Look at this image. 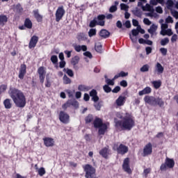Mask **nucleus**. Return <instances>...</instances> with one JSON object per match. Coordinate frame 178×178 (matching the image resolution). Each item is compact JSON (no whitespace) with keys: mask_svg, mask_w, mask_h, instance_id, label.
Listing matches in <instances>:
<instances>
[{"mask_svg":"<svg viewBox=\"0 0 178 178\" xmlns=\"http://www.w3.org/2000/svg\"><path fill=\"white\" fill-rule=\"evenodd\" d=\"M8 94L17 108H24L27 102L23 92L16 88H10Z\"/></svg>","mask_w":178,"mask_h":178,"instance_id":"nucleus-1","label":"nucleus"},{"mask_svg":"<svg viewBox=\"0 0 178 178\" xmlns=\"http://www.w3.org/2000/svg\"><path fill=\"white\" fill-rule=\"evenodd\" d=\"M114 123H115V127L119 129V127L122 128V130H128L130 131L131 128L136 126V122L134 120H133L130 117H126L123 118V120H118L117 118L114 119Z\"/></svg>","mask_w":178,"mask_h":178,"instance_id":"nucleus-2","label":"nucleus"},{"mask_svg":"<svg viewBox=\"0 0 178 178\" xmlns=\"http://www.w3.org/2000/svg\"><path fill=\"white\" fill-rule=\"evenodd\" d=\"M143 99L145 104H148L151 106H159V108H163L165 106V102L161 97L147 95Z\"/></svg>","mask_w":178,"mask_h":178,"instance_id":"nucleus-3","label":"nucleus"},{"mask_svg":"<svg viewBox=\"0 0 178 178\" xmlns=\"http://www.w3.org/2000/svg\"><path fill=\"white\" fill-rule=\"evenodd\" d=\"M83 170L86 172L85 177L86 178H97L95 175V168L90 164L83 166Z\"/></svg>","mask_w":178,"mask_h":178,"instance_id":"nucleus-4","label":"nucleus"},{"mask_svg":"<svg viewBox=\"0 0 178 178\" xmlns=\"http://www.w3.org/2000/svg\"><path fill=\"white\" fill-rule=\"evenodd\" d=\"M175 167V160L172 159L166 158L165 162L164 163H162L160 166V170L161 172L166 171L167 168H169V169H172Z\"/></svg>","mask_w":178,"mask_h":178,"instance_id":"nucleus-5","label":"nucleus"},{"mask_svg":"<svg viewBox=\"0 0 178 178\" xmlns=\"http://www.w3.org/2000/svg\"><path fill=\"white\" fill-rule=\"evenodd\" d=\"M113 149L117 151L118 154H120L121 155H124V154L129 152V147L123 144H120L118 146L117 143H115Z\"/></svg>","mask_w":178,"mask_h":178,"instance_id":"nucleus-6","label":"nucleus"},{"mask_svg":"<svg viewBox=\"0 0 178 178\" xmlns=\"http://www.w3.org/2000/svg\"><path fill=\"white\" fill-rule=\"evenodd\" d=\"M65 13L66 11H65L63 6L58 7L56 11V22H60V20H62V17L65 16Z\"/></svg>","mask_w":178,"mask_h":178,"instance_id":"nucleus-7","label":"nucleus"},{"mask_svg":"<svg viewBox=\"0 0 178 178\" xmlns=\"http://www.w3.org/2000/svg\"><path fill=\"white\" fill-rule=\"evenodd\" d=\"M70 119V116H69L67 113H65L64 111H60L59 120L61 122V123L67 124V123H69Z\"/></svg>","mask_w":178,"mask_h":178,"instance_id":"nucleus-8","label":"nucleus"},{"mask_svg":"<svg viewBox=\"0 0 178 178\" xmlns=\"http://www.w3.org/2000/svg\"><path fill=\"white\" fill-rule=\"evenodd\" d=\"M130 160L129 158H126L124 160L123 164H122V169L126 172L127 173H129V175H131V169L130 168Z\"/></svg>","mask_w":178,"mask_h":178,"instance_id":"nucleus-9","label":"nucleus"},{"mask_svg":"<svg viewBox=\"0 0 178 178\" xmlns=\"http://www.w3.org/2000/svg\"><path fill=\"white\" fill-rule=\"evenodd\" d=\"M152 154V143H147L143 148V156H148Z\"/></svg>","mask_w":178,"mask_h":178,"instance_id":"nucleus-10","label":"nucleus"},{"mask_svg":"<svg viewBox=\"0 0 178 178\" xmlns=\"http://www.w3.org/2000/svg\"><path fill=\"white\" fill-rule=\"evenodd\" d=\"M38 73L39 74V79L41 84H44V81H45V74L47 72L44 70V67H40L38 69Z\"/></svg>","mask_w":178,"mask_h":178,"instance_id":"nucleus-11","label":"nucleus"},{"mask_svg":"<svg viewBox=\"0 0 178 178\" xmlns=\"http://www.w3.org/2000/svg\"><path fill=\"white\" fill-rule=\"evenodd\" d=\"M37 42H38V37L37 35L32 36L29 44V49H33V48H35Z\"/></svg>","mask_w":178,"mask_h":178,"instance_id":"nucleus-12","label":"nucleus"},{"mask_svg":"<svg viewBox=\"0 0 178 178\" xmlns=\"http://www.w3.org/2000/svg\"><path fill=\"white\" fill-rule=\"evenodd\" d=\"M79 62H80V57L79 56H75L71 59V65H72L75 70H79V66H77Z\"/></svg>","mask_w":178,"mask_h":178,"instance_id":"nucleus-13","label":"nucleus"},{"mask_svg":"<svg viewBox=\"0 0 178 178\" xmlns=\"http://www.w3.org/2000/svg\"><path fill=\"white\" fill-rule=\"evenodd\" d=\"M43 141L46 147H54V145H55V140H54V138H44Z\"/></svg>","mask_w":178,"mask_h":178,"instance_id":"nucleus-14","label":"nucleus"},{"mask_svg":"<svg viewBox=\"0 0 178 178\" xmlns=\"http://www.w3.org/2000/svg\"><path fill=\"white\" fill-rule=\"evenodd\" d=\"M140 33V31H138V29H132L131 31V34L133 36H131V34H129V37L132 41V42H134V44H136V42H137V37L136 35H138Z\"/></svg>","mask_w":178,"mask_h":178,"instance_id":"nucleus-15","label":"nucleus"},{"mask_svg":"<svg viewBox=\"0 0 178 178\" xmlns=\"http://www.w3.org/2000/svg\"><path fill=\"white\" fill-rule=\"evenodd\" d=\"M26 64H22L20 66V69H19V73L18 75L19 79H20V80H23L24 79V76L26 74Z\"/></svg>","mask_w":178,"mask_h":178,"instance_id":"nucleus-16","label":"nucleus"},{"mask_svg":"<svg viewBox=\"0 0 178 178\" xmlns=\"http://www.w3.org/2000/svg\"><path fill=\"white\" fill-rule=\"evenodd\" d=\"M103 124H105V123H104L102 122V119H101L98 117H96L93 122V126H94L95 129H98V128L102 127Z\"/></svg>","mask_w":178,"mask_h":178,"instance_id":"nucleus-17","label":"nucleus"},{"mask_svg":"<svg viewBox=\"0 0 178 178\" xmlns=\"http://www.w3.org/2000/svg\"><path fill=\"white\" fill-rule=\"evenodd\" d=\"M105 19H106L105 15H99L97 17V26H105Z\"/></svg>","mask_w":178,"mask_h":178,"instance_id":"nucleus-18","label":"nucleus"},{"mask_svg":"<svg viewBox=\"0 0 178 178\" xmlns=\"http://www.w3.org/2000/svg\"><path fill=\"white\" fill-rule=\"evenodd\" d=\"M33 16L35 17V19H36L37 22L38 23H41V22H42V15H41L40 14V11L38 10V9L34 10L33 11Z\"/></svg>","mask_w":178,"mask_h":178,"instance_id":"nucleus-19","label":"nucleus"},{"mask_svg":"<svg viewBox=\"0 0 178 178\" xmlns=\"http://www.w3.org/2000/svg\"><path fill=\"white\" fill-rule=\"evenodd\" d=\"M99 35L102 37V38H104V39L109 38L111 35V32L106 29H102L99 31Z\"/></svg>","mask_w":178,"mask_h":178,"instance_id":"nucleus-20","label":"nucleus"},{"mask_svg":"<svg viewBox=\"0 0 178 178\" xmlns=\"http://www.w3.org/2000/svg\"><path fill=\"white\" fill-rule=\"evenodd\" d=\"M124 101H126V97H118V98L115 101L117 106H123L124 105Z\"/></svg>","mask_w":178,"mask_h":178,"instance_id":"nucleus-21","label":"nucleus"},{"mask_svg":"<svg viewBox=\"0 0 178 178\" xmlns=\"http://www.w3.org/2000/svg\"><path fill=\"white\" fill-rule=\"evenodd\" d=\"M99 154L102 155L103 158H105L106 159V158H108V155H109V148L104 147L102 149L99 151Z\"/></svg>","mask_w":178,"mask_h":178,"instance_id":"nucleus-22","label":"nucleus"},{"mask_svg":"<svg viewBox=\"0 0 178 178\" xmlns=\"http://www.w3.org/2000/svg\"><path fill=\"white\" fill-rule=\"evenodd\" d=\"M152 91V90L151 89L150 87H146L143 90L139 91L138 95H140V97H141V96L145 95L147 94H151Z\"/></svg>","mask_w":178,"mask_h":178,"instance_id":"nucleus-23","label":"nucleus"},{"mask_svg":"<svg viewBox=\"0 0 178 178\" xmlns=\"http://www.w3.org/2000/svg\"><path fill=\"white\" fill-rule=\"evenodd\" d=\"M142 9L144 12H152V13H154V12H155L154 7L149 3H147L145 6H142Z\"/></svg>","mask_w":178,"mask_h":178,"instance_id":"nucleus-24","label":"nucleus"},{"mask_svg":"<svg viewBox=\"0 0 178 178\" xmlns=\"http://www.w3.org/2000/svg\"><path fill=\"white\" fill-rule=\"evenodd\" d=\"M158 30V26L155 25V24H152L150 26V29L147 30L148 33L151 34V37H154V33Z\"/></svg>","mask_w":178,"mask_h":178,"instance_id":"nucleus-25","label":"nucleus"},{"mask_svg":"<svg viewBox=\"0 0 178 178\" xmlns=\"http://www.w3.org/2000/svg\"><path fill=\"white\" fill-rule=\"evenodd\" d=\"M108 129V126H106V124H104L102 127H99L98 134L99 136H104L105 134V131H106V129Z\"/></svg>","mask_w":178,"mask_h":178,"instance_id":"nucleus-26","label":"nucleus"},{"mask_svg":"<svg viewBox=\"0 0 178 178\" xmlns=\"http://www.w3.org/2000/svg\"><path fill=\"white\" fill-rule=\"evenodd\" d=\"M3 105L6 109H10L12 108V99H6L3 101Z\"/></svg>","mask_w":178,"mask_h":178,"instance_id":"nucleus-27","label":"nucleus"},{"mask_svg":"<svg viewBox=\"0 0 178 178\" xmlns=\"http://www.w3.org/2000/svg\"><path fill=\"white\" fill-rule=\"evenodd\" d=\"M68 104L70 106H74V108H76V109L79 108V102L74 99L68 100Z\"/></svg>","mask_w":178,"mask_h":178,"instance_id":"nucleus-28","label":"nucleus"},{"mask_svg":"<svg viewBox=\"0 0 178 178\" xmlns=\"http://www.w3.org/2000/svg\"><path fill=\"white\" fill-rule=\"evenodd\" d=\"M24 24L26 29H33V22H31L30 18L25 19Z\"/></svg>","mask_w":178,"mask_h":178,"instance_id":"nucleus-29","label":"nucleus"},{"mask_svg":"<svg viewBox=\"0 0 178 178\" xmlns=\"http://www.w3.org/2000/svg\"><path fill=\"white\" fill-rule=\"evenodd\" d=\"M5 23H8V17L6 15H0V26H5Z\"/></svg>","mask_w":178,"mask_h":178,"instance_id":"nucleus-30","label":"nucleus"},{"mask_svg":"<svg viewBox=\"0 0 178 178\" xmlns=\"http://www.w3.org/2000/svg\"><path fill=\"white\" fill-rule=\"evenodd\" d=\"M156 70L157 73H159V74H162V73H163V70H164L163 66H162V65L161 63H157L156 65Z\"/></svg>","mask_w":178,"mask_h":178,"instance_id":"nucleus-31","label":"nucleus"},{"mask_svg":"<svg viewBox=\"0 0 178 178\" xmlns=\"http://www.w3.org/2000/svg\"><path fill=\"white\" fill-rule=\"evenodd\" d=\"M95 49L98 54H102V44L100 42L96 43L95 45Z\"/></svg>","mask_w":178,"mask_h":178,"instance_id":"nucleus-32","label":"nucleus"},{"mask_svg":"<svg viewBox=\"0 0 178 178\" xmlns=\"http://www.w3.org/2000/svg\"><path fill=\"white\" fill-rule=\"evenodd\" d=\"M77 40L79 41H86L87 40V35L85 33H81L77 35Z\"/></svg>","mask_w":178,"mask_h":178,"instance_id":"nucleus-33","label":"nucleus"},{"mask_svg":"<svg viewBox=\"0 0 178 178\" xmlns=\"http://www.w3.org/2000/svg\"><path fill=\"white\" fill-rule=\"evenodd\" d=\"M92 120H94V116H92V114L88 115V116H86L85 118V122L86 124H88V123H91Z\"/></svg>","mask_w":178,"mask_h":178,"instance_id":"nucleus-34","label":"nucleus"},{"mask_svg":"<svg viewBox=\"0 0 178 178\" xmlns=\"http://www.w3.org/2000/svg\"><path fill=\"white\" fill-rule=\"evenodd\" d=\"M63 84H70L72 83V79L65 74L63 78Z\"/></svg>","mask_w":178,"mask_h":178,"instance_id":"nucleus-35","label":"nucleus"},{"mask_svg":"<svg viewBox=\"0 0 178 178\" xmlns=\"http://www.w3.org/2000/svg\"><path fill=\"white\" fill-rule=\"evenodd\" d=\"M79 91H88L90 90V86L85 85H79L78 86Z\"/></svg>","mask_w":178,"mask_h":178,"instance_id":"nucleus-36","label":"nucleus"},{"mask_svg":"<svg viewBox=\"0 0 178 178\" xmlns=\"http://www.w3.org/2000/svg\"><path fill=\"white\" fill-rule=\"evenodd\" d=\"M95 26H98V21L97 20V17H95L93 20L90 21L89 24V27H91L92 29L95 27Z\"/></svg>","mask_w":178,"mask_h":178,"instance_id":"nucleus-37","label":"nucleus"},{"mask_svg":"<svg viewBox=\"0 0 178 178\" xmlns=\"http://www.w3.org/2000/svg\"><path fill=\"white\" fill-rule=\"evenodd\" d=\"M169 41V38H165L163 39H161L160 44L162 47H165V45H168Z\"/></svg>","mask_w":178,"mask_h":178,"instance_id":"nucleus-38","label":"nucleus"},{"mask_svg":"<svg viewBox=\"0 0 178 178\" xmlns=\"http://www.w3.org/2000/svg\"><path fill=\"white\" fill-rule=\"evenodd\" d=\"M148 70H149V65H148L147 64L144 65L140 69V71L142 72V73H145V72H148Z\"/></svg>","mask_w":178,"mask_h":178,"instance_id":"nucleus-39","label":"nucleus"},{"mask_svg":"<svg viewBox=\"0 0 178 178\" xmlns=\"http://www.w3.org/2000/svg\"><path fill=\"white\" fill-rule=\"evenodd\" d=\"M89 37H94V35H97V29H90L88 31Z\"/></svg>","mask_w":178,"mask_h":178,"instance_id":"nucleus-40","label":"nucleus"},{"mask_svg":"<svg viewBox=\"0 0 178 178\" xmlns=\"http://www.w3.org/2000/svg\"><path fill=\"white\" fill-rule=\"evenodd\" d=\"M152 84L154 88H156V90H158V88H159V87H161V86L162 85L160 81H154L152 82Z\"/></svg>","mask_w":178,"mask_h":178,"instance_id":"nucleus-41","label":"nucleus"},{"mask_svg":"<svg viewBox=\"0 0 178 178\" xmlns=\"http://www.w3.org/2000/svg\"><path fill=\"white\" fill-rule=\"evenodd\" d=\"M133 13L135 16H137V17H140V19H141L143 16V12L140 11V10H133Z\"/></svg>","mask_w":178,"mask_h":178,"instance_id":"nucleus-42","label":"nucleus"},{"mask_svg":"<svg viewBox=\"0 0 178 178\" xmlns=\"http://www.w3.org/2000/svg\"><path fill=\"white\" fill-rule=\"evenodd\" d=\"M50 60L54 65H56L58 63V56H51Z\"/></svg>","mask_w":178,"mask_h":178,"instance_id":"nucleus-43","label":"nucleus"},{"mask_svg":"<svg viewBox=\"0 0 178 178\" xmlns=\"http://www.w3.org/2000/svg\"><path fill=\"white\" fill-rule=\"evenodd\" d=\"M120 9L121 10H124L125 12H129V6L125 3L120 4Z\"/></svg>","mask_w":178,"mask_h":178,"instance_id":"nucleus-44","label":"nucleus"},{"mask_svg":"<svg viewBox=\"0 0 178 178\" xmlns=\"http://www.w3.org/2000/svg\"><path fill=\"white\" fill-rule=\"evenodd\" d=\"M167 8L172 9L171 8L175 5L173 0H168L166 2Z\"/></svg>","mask_w":178,"mask_h":178,"instance_id":"nucleus-45","label":"nucleus"},{"mask_svg":"<svg viewBox=\"0 0 178 178\" xmlns=\"http://www.w3.org/2000/svg\"><path fill=\"white\" fill-rule=\"evenodd\" d=\"M170 13L175 19H178V11L176 10L170 9Z\"/></svg>","mask_w":178,"mask_h":178,"instance_id":"nucleus-46","label":"nucleus"},{"mask_svg":"<svg viewBox=\"0 0 178 178\" xmlns=\"http://www.w3.org/2000/svg\"><path fill=\"white\" fill-rule=\"evenodd\" d=\"M103 90L104 91H105L107 93L111 92V91H112V88L111 87H109V85H104L103 86Z\"/></svg>","mask_w":178,"mask_h":178,"instance_id":"nucleus-47","label":"nucleus"},{"mask_svg":"<svg viewBox=\"0 0 178 178\" xmlns=\"http://www.w3.org/2000/svg\"><path fill=\"white\" fill-rule=\"evenodd\" d=\"M8 88V86L3 84L0 86V94H2V92H5Z\"/></svg>","mask_w":178,"mask_h":178,"instance_id":"nucleus-48","label":"nucleus"},{"mask_svg":"<svg viewBox=\"0 0 178 178\" xmlns=\"http://www.w3.org/2000/svg\"><path fill=\"white\" fill-rule=\"evenodd\" d=\"M160 52L162 54L163 56H166V55H168V49L161 47L160 49Z\"/></svg>","mask_w":178,"mask_h":178,"instance_id":"nucleus-49","label":"nucleus"},{"mask_svg":"<svg viewBox=\"0 0 178 178\" xmlns=\"http://www.w3.org/2000/svg\"><path fill=\"white\" fill-rule=\"evenodd\" d=\"M51 86V80L49 79V77L47 76L46 81H45V87H47V88H49Z\"/></svg>","mask_w":178,"mask_h":178,"instance_id":"nucleus-50","label":"nucleus"},{"mask_svg":"<svg viewBox=\"0 0 178 178\" xmlns=\"http://www.w3.org/2000/svg\"><path fill=\"white\" fill-rule=\"evenodd\" d=\"M118 10V6H111L109 8L110 13H115Z\"/></svg>","mask_w":178,"mask_h":178,"instance_id":"nucleus-51","label":"nucleus"},{"mask_svg":"<svg viewBox=\"0 0 178 178\" xmlns=\"http://www.w3.org/2000/svg\"><path fill=\"white\" fill-rule=\"evenodd\" d=\"M67 74L70 76V77H74V73L73 72V70L67 68V72H66Z\"/></svg>","mask_w":178,"mask_h":178,"instance_id":"nucleus-52","label":"nucleus"},{"mask_svg":"<svg viewBox=\"0 0 178 178\" xmlns=\"http://www.w3.org/2000/svg\"><path fill=\"white\" fill-rule=\"evenodd\" d=\"M46 172H45V168H40L38 170V175L40 176H44V175H45Z\"/></svg>","mask_w":178,"mask_h":178,"instance_id":"nucleus-53","label":"nucleus"},{"mask_svg":"<svg viewBox=\"0 0 178 178\" xmlns=\"http://www.w3.org/2000/svg\"><path fill=\"white\" fill-rule=\"evenodd\" d=\"M106 83V86H115V81L113 80V79H107Z\"/></svg>","mask_w":178,"mask_h":178,"instance_id":"nucleus-54","label":"nucleus"},{"mask_svg":"<svg viewBox=\"0 0 178 178\" xmlns=\"http://www.w3.org/2000/svg\"><path fill=\"white\" fill-rule=\"evenodd\" d=\"M83 56H86V58H89V59H92V54L90 51L84 52Z\"/></svg>","mask_w":178,"mask_h":178,"instance_id":"nucleus-55","label":"nucleus"},{"mask_svg":"<svg viewBox=\"0 0 178 178\" xmlns=\"http://www.w3.org/2000/svg\"><path fill=\"white\" fill-rule=\"evenodd\" d=\"M90 97H94L95 95H98V92H97V90L92 89L90 93H89Z\"/></svg>","mask_w":178,"mask_h":178,"instance_id":"nucleus-56","label":"nucleus"},{"mask_svg":"<svg viewBox=\"0 0 178 178\" xmlns=\"http://www.w3.org/2000/svg\"><path fill=\"white\" fill-rule=\"evenodd\" d=\"M94 106L97 111H101V108H102V105L101 104L100 102H98V103H95L94 104Z\"/></svg>","mask_w":178,"mask_h":178,"instance_id":"nucleus-57","label":"nucleus"},{"mask_svg":"<svg viewBox=\"0 0 178 178\" xmlns=\"http://www.w3.org/2000/svg\"><path fill=\"white\" fill-rule=\"evenodd\" d=\"M91 99L93 102H98L99 101V97H98V95H95V96H92Z\"/></svg>","mask_w":178,"mask_h":178,"instance_id":"nucleus-58","label":"nucleus"},{"mask_svg":"<svg viewBox=\"0 0 178 178\" xmlns=\"http://www.w3.org/2000/svg\"><path fill=\"white\" fill-rule=\"evenodd\" d=\"M65 66H66V61L64 60H60V62L59 63V67L60 69H63V67H65Z\"/></svg>","mask_w":178,"mask_h":178,"instance_id":"nucleus-59","label":"nucleus"},{"mask_svg":"<svg viewBox=\"0 0 178 178\" xmlns=\"http://www.w3.org/2000/svg\"><path fill=\"white\" fill-rule=\"evenodd\" d=\"M165 23L169 24V23H173V18L171 16H168L165 19Z\"/></svg>","mask_w":178,"mask_h":178,"instance_id":"nucleus-60","label":"nucleus"},{"mask_svg":"<svg viewBox=\"0 0 178 178\" xmlns=\"http://www.w3.org/2000/svg\"><path fill=\"white\" fill-rule=\"evenodd\" d=\"M15 9L17 12H22V10H23V8H22V5H20V3L15 6Z\"/></svg>","mask_w":178,"mask_h":178,"instance_id":"nucleus-61","label":"nucleus"},{"mask_svg":"<svg viewBox=\"0 0 178 178\" xmlns=\"http://www.w3.org/2000/svg\"><path fill=\"white\" fill-rule=\"evenodd\" d=\"M143 23L147 26H151L152 22L148 18H144Z\"/></svg>","mask_w":178,"mask_h":178,"instance_id":"nucleus-62","label":"nucleus"},{"mask_svg":"<svg viewBox=\"0 0 178 178\" xmlns=\"http://www.w3.org/2000/svg\"><path fill=\"white\" fill-rule=\"evenodd\" d=\"M112 92L114 94H118L120 91V86H116L113 90H111Z\"/></svg>","mask_w":178,"mask_h":178,"instance_id":"nucleus-63","label":"nucleus"},{"mask_svg":"<svg viewBox=\"0 0 178 178\" xmlns=\"http://www.w3.org/2000/svg\"><path fill=\"white\" fill-rule=\"evenodd\" d=\"M165 35H168V37H170V35H173V31H172L171 29H166Z\"/></svg>","mask_w":178,"mask_h":178,"instance_id":"nucleus-64","label":"nucleus"}]
</instances>
